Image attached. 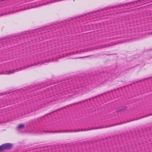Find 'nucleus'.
Returning <instances> with one entry per match:
<instances>
[{"mask_svg":"<svg viewBox=\"0 0 152 152\" xmlns=\"http://www.w3.org/2000/svg\"><path fill=\"white\" fill-rule=\"evenodd\" d=\"M19 11L18 10H16V11H13V12L12 13H14V12H18Z\"/></svg>","mask_w":152,"mask_h":152,"instance_id":"nucleus-22","label":"nucleus"},{"mask_svg":"<svg viewBox=\"0 0 152 152\" xmlns=\"http://www.w3.org/2000/svg\"><path fill=\"white\" fill-rule=\"evenodd\" d=\"M148 79V78H146V79H145L142 80H139V81H140V82H142V81H144L145 79ZM138 82H139V81H137V82H136V83H138Z\"/></svg>","mask_w":152,"mask_h":152,"instance_id":"nucleus-18","label":"nucleus"},{"mask_svg":"<svg viewBox=\"0 0 152 152\" xmlns=\"http://www.w3.org/2000/svg\"><path fill=\"white\" fill-rule=\"evenodd\" d=\"M84 131H87L86 129H84Z\"/></svg>","mask_w":152,"mask_h":152,"instance_id":"nucleus-26","label":"nucleus"},{"mask_svg":"<svg viewBox=\"0 0 152 152\" xmlns=\"http://www.w3.org/2000/svg\"><path fill=\"white\" fill-rule=\"evenodd\" d=\"M101 94V96H102L103 94Z\"/></svg>","mask_w":152,"mask_h":152,"instance_id":"nucleus-28","label":"nucleus"},{"mask_svg":"<svg viewBox=\"0 0 152 152\" xmlns=\"http://www.w3.org/2000/svg\"><path fill=\"white\" fill-rule=\"evenodd\" d=\"M24 124H20L18 126V128L20 129H22V128H24Z\"/></svg>","mask_w":152,"mask_h":152,"instance_id":"nucleus-11","label":"nucleus"},{"mask_svg":"<svg viewBox=\"0 0 152 152\" xmlns=\"http://www.w3.org/2000/svg\"><path fill=\"white\" fill-rule=\"evenodd\" d=\"M94 98H96L97 97V96H94Z\"/></svg>","mask_w":152,"mask_h":152,"instance_id":"nucleus-25","label":"nucleus"},{"mask_svg":"<svg viewBox=\"0 0 152 152\" xmlns=\"http://www.w3.org/2000/svg\"><path fill=\"white\" fill-rule=\"evenodd\" d=\"M87 130V131H89V130H91V129H90H90H86Z\"/></svg>","mask_w":152,"mask_h":152,"instance_id":"nucleus-23","label":"nucleus"},{"mask_svg":"<svg viewBox=\"0 0 152 152\" xmlns=\"http://www.w3.org/2000/svg\"><path fill=\"white\" fill-rule=\"evenodd\" d=\"M133 121V120H131V121H126V122H122V123H117L116 124H113L112 125H110V126H109V127H111V126H116V125H120V124H123L126 123H127V122H130V121Z\"/></svg>","mask_w":152,"mask_h":152,"instance_id":"nucleus-8","label":"nucleus"},{"mask_svg":"<svg viewBox=\"0 0 152 152\" xmlns=\"http://www.w3.org/2000/svg\"><path fill=\"white\" fill-rule=\"evenodd\" d=\"M84 131V129H81V130L78 129V130H61L60 131H54L49 132H51L52 133H61L62 132H78L80 131Z\"/></svg>","mask_w":152,"mask_h":152,"instance_id":"nucleus-5","label":"nucleus"},{"mask_svg":"<svg viewBox=\"0 0 152 152\" xmlns=\"http://www.w3.org/2000/svg\"><path fill=\"white\" fill-rule=\"evenodd\" d=\"M112 91H110L111 92H112Z\"/></svg>","mask_w":152,"mask_h":152,"instance_id":"nucleus-34","label":"nucleus"},{"mask_svg":"<svg viewBox=\"0 0 152 152\" xmlns=\"http://www.w3.org/2000/svg\"><path fill=\"white\" fill-rule=\"evenodd\" d=\"M77 20H79V19H77Z\"/></svg>","mask_w":152,"mask_h":152,"instance_id":"nucleus-33","label":"nucleus"},{"mask_svg":"<svg viewBox=\"0 0 152 152\" xmlns=\"http://www.w3.org/2000/svg\"><path fill=\"white\" fill-rule=\"evenodd\" d=\"M124 108H121V109L119 110H116V112L117 113H119V112H122L124 110Z\"/></svg>","mask_w":152,"mask_h":152,"instance_id":"nucleus-12","label":"nucleus"},{"mask_svg":"<svg viewBox=\"0 0 152 152\" xmlns=\"http://www.w3.org/2000/svg\"><path fill=\"white\" fill-rule=\"evenodd\" d=\"M75 53L73 52H71L69 53H66V55L68 56V55H71L72 54H74Z\"/></svg>","mask_w":152,"mask_h":152,"instance_id":"nucleus-14","label":"nucleus"},{"mask_svg":"<svg viewBox=\"0 0 152 152\" xmlns=\"http://www.w3.org/2000/svg\"><path fill=\"white\" fill-rule=\"evenodd\" d=\"M110 92V91H108V92H107V93H109Z\"/></svg>","mask_w":152,"mask_h":152,"instance_id":"nucleus-29","label":"nucleus"},{"mask_svg":"<svg viewBox=\"0 0 152 152\" xmlns=\"http://www.w3.org/2000/svg\"><path fill=\"white\" fill-rule=\"evenodd\" d=\"M55 26V25H51L49 26H46L44 28H39L36 29L34 30V31H35L37 32H39V31H47L49 30H53V29H55L57 28V26Z\"/></svg>","mask_w":152,"mask_h":152,"instance_id":"nucleus-4","label":"nucleus"},{"mask_svg":"<svg viewBox=\"0 0 152 152\" xmlns=\"http://www.w3.org/2000/svg\"><path fill=\"white\" fill-rule=\"evenodd\" d=\"M51 61H54V59H53V60H51Z\"/></svg>","mask_w":152,"mask_h":152,"instance_id":"nucleus-27","label":"nucleus"},{"mask_svg":"<svg viewBox=\"0 0 152 152\" xmlns=\"http://www.w3.org/2000/svg\"><path fill=\"white\" fill-rule=\"evenodd\" d=\"M96 26L97 24H96L91 25H88V24H86V26L87 27L88 31H90L96 29V28L97 27Z\"/></svg>","mask_w":152,"mask_h":152,"instance_id":"nucleus-6","label":"nucleus"},{"mask_svg":"<svg viewBox=\"0 0 152 152\" xmlns=\"http://www.w3.org/2000/svg\"><path fill=\"white\" fill-rule=\"evenodd\" d=\"M151 34L152 35V32L151 33Z\"/></svg>","mask_w":152,"mask_h":152,"instance_id":"nucleus-35","label":"nucleus"},{"mask_svg":"<svg viewBox=\"0 0 152 152\" xmlns=\"http://www.w3.org/2000/svg\"><path fill=\"white\" fill-rule=\"evenodd\" d=\"M109 127V126H102V127H101V126H99V127H98V129H102V128H105L106 127Z\"/></svg>","mask_w":152,"mask_h":152,"instance_id":"nucleus-17","label":"nucleus"},{"mask_svg":"<svg viewBox=\"0 0 152 152\" xmlns=\"http://www.w3.org/2000/svg\"><path fill=\"white\" fill-rule=\"evenodd\" d=\"M79 28V27L78 28H77V29L78 31H79V32H80L83 31L82 28H81V29L80 28Z\"/></svg>","mask_w":152,"mask_h":152,"instance_id":"nucleus-16","label":"nucleus"},{"mask_svg":"<svg viewBox=\"0 0 152 152\" xmlns=\"http://www.w3.org/2000/svg\"><path fill=\"white\" fill-rule=\"evenodd\" d=\"M4 150V146L3 145L0 146V151Z\"/></svg>","mask_w":152,"mask_h":152,"instance_id":"nucleus-13","label":"nucleus"},{"mask_svg":"<svg viewBox=\"0 0 152 152\" xmlns=\"http://www.w3.org/2000/svg\"><path fill=\"white\" fill-rule=\"evenodd\" d=\"M2 145L4 150L10 149L12 146V144L10 143H6Z\"/></svg>","mask_w":152,"mask_h":152,"instance_id":"nucleus-7","label":"nucleus"},{"mask_svg":"<svg viewBox=\"0 0 152 152\" xmlns=\"http://www.w3.org/2000/svg\"><path fill=\"white\" fill-rule=\"evenodd\" d=\"M107 93V92H106V93H104V94H106Z\"/></svg>","mask_w":152,"mask_h":152,"instance_id":"nucleus-30","label":"nucleus"},{"mask_svg":"<svg viewBox=\"0 0 152 152\" xmlns=\"http://www.w3.org/2000/svg\"><path fill=\"white\" fill-rule=\"evenodd\" d=\"M43 86H44V87H46V86H45V85H43Z\"/></svg>","mask_w":152,"mask_h":152,"instance_id":"nucleus-31","label":"nucleus"},{"mask_svg":"<svg viewBox=\"0 0 152 152\" xmlns=\"http://www.w3.org/2000/svg\"><path fill=\"white\" fill-rule=\"evenodd\" d=\"M135 1V2H138V1Z\"/></svg>","mask_w":152,"mask_h":152,"instance_id":"nucleus-32","label":"nucleus"},{"mask_svg":"<svg viewBox=\"0 0 152 152\" xmlns=\"http://www.w3.org/2000/svg\"><path fill=\"white\" fill-rule=\"evenodd\" d=\"M80 28H82V31H88V29H87V27L86 26V25H83L81 26H80Z\"/></svg>","mask_w":152,"mask_h":152,"instance_id":"nucleus-9","label":"nucleus"},{"mask_svg":"<svg viewBox=\"0 0 152 152\" xmlns=\"http://www.w3.org/2000/svg\"><path fill=\"white\" fill-rule=\"evenodd\" d=\"M99 15V11H95L86 14L84 15H81L80 18L83 20L82 21L86 22L88 20H93L98 18Z\"/></svg>","mask_w":152,"mask_h":152,"instance_id":"nucleus-1","label":"nucleus"},{"mask_svg":"<svg viewBox=\"0 0 152 152\" xmlns=\"http://www.w3.org/2000/svg\"><path fill=\"white\" fill-rule=\"evenodd\" d=\"M152 115V114H150V115H147L146 116H145L144 117H143L142 118H144V117H146L147 116H149L150 115Z\"/></svg>","mask_w":152,"mask_h":152,"instance_id":"nucleus-20","label":"nucleus"},{"mask_svg":"<svg viewBox=\"0 0 152 152\" xmlns=\"http://www.w3.org/2000/svg\"><path fill=\"white\" fill-rule=\"evenodd\" d=\"M98 128H97V127H96L95 128H90V129H91V130H93V129H98Z\"/></svg>","mask_w":152,"mask_h":152,"instance_id":"nucleus-19","label":"nucleus"},{"mask_svg":"<svg viewBox=\"0 0 152 152\" xmlns=\"http://www.w3.org/2000/svg\"><path fill=\"white\" fill-rule=\"evenodd\" d=\"M97 96V97H99L100 96H101V95L100 94V95H98Z\"/></svg>","mask_w":152,"mask_h":152,"instance_id":"nucleus-24","label":"nucleus"},{"mask_svg":"<svg viewBox=\"0 0 152 152\" xmlns=\"http://www.w3.org/2000/svg\"><path fill=\"white\" fill-rule=\"evenodd\" d=\"M9 13H7L6 14H3V13H2V14L1 15H0V16H2V15H7V14H9Z\"/></svg>","mask_w":152,"mask_h":152,"instance_id":"nucleus-21","label":"nucleus"},{"mask_svg":"<svg viewBox=\"0 0 152 152\" xmlns=\"http://www.w3.org/2000/svg\"><path fill=\"white\" fill-rule=\"evenodd\" d=\"M94 98V97H92L91 98H90L89 99H86L85 100V101H87L88 100H90L91 99H93ZM85 101V100H84V101H83L82 102H84Z\"/></svg>","mask_w":152,"mask_h":152,"instance_id":"nucleus-15","label":"nucleus"},{"mask_svg":"<svg viewBox=\"0 0 152 152\" xmlns=\"http://www.w3.org/2000/svg\"><path fill=\"white\" fill-rule=\"evenodd\" d=\"M39 64H40V62H38V63H35L33 64H31L30 65H27L26 66H25L23 67H21L19 69L18 68V69H14L13 70H10L9 71H6L4 72H2L1 73H0V74H9L13 73L15 72H18V71H20L22 70L25 69L28 67L32 66H35V65H37Z\"/></svg>","mask_w":152,"mask_h":152,"instance_id":"nucleus-2","label":"nucleus"},{"mask_svg":"<svg viewBox=\"0 0 152 152\" xmlns=\"http://www.w3.org/2000/svg\"><path fill=\"white\" fill-rule=\"evenodd\" d=\"M129 41V39H124V40H121L119 42H115V45L117 44L120 43H124L127 41Z\"/></svg>","mask_w":152,"mask_h":152,"instance_id":"nucleus-10","label":"nucleus"},{"mask_svg":"<svg viewBox=\"0 0 152 152\" xmlns=\"http://www.w3.org/2000/svg\"><path fill=\"white\" fill-rule=\"evenodd\" d=\"M26 35V36H24V37H34L36 38V37H39L38 36L39 35V34H34V33H32L31 34L30 33H27V32H23L22 33H19L18 34L12 35L9 36V37H11V38H13V37H20L21 35Z\"/></svg>","mask_w":152,"mask_h":152,"instance_id":"nucleus-3","label":"nucleus"}]
</instances>
